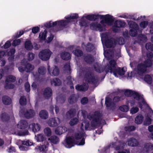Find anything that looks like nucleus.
Here are the masks:
<instances>
[{
	"label": "nucleus",
	"instance_id": "f257e3e1",
	"mask_svg": "<svg viewBox=\"0 0 153 153\" xmlns=\"http://www.w3.org/2000/svg\"><path fill=\"white\" fill-rule=\"evenodd\" d=\"M147 56L148 58L147 60L139 64L136 70L131 72L128 74V76L130 77L136 76L143 79L144 80L149 84H151L152 81V78L149 75H145L143 77L144 74L147 71V68L150 67L153 64V55L151 52L147 54Z\"/></svg>",
	"mask_w": 153,
	"mask_h": 153
},
{
	"label": "nucleus",
	"instance_id": "f03ea898",
	"mask_svg": "<svg viewBox=\"0 0 153 153\" xmlns=\"http://www.w3.org/2000/svg\"><path fill=\"white\" fill-rule=\"evenodd\" d=\"M78 17V14L74 13L68 16L67 17H65V18L67 20H61L52 23L51 22H49L46 23L44 26L47 28H49L57 25V27L59 28L57 31H59L62 29L64 28L67 27L69 23L72 22L74 19H77Z\"/></svg>",
	"mask_w": 153,
	"mask_h": 153
},
{
	"label": "nucleus",
	"instance_id": "7ed1b4c3",
	"mask_svg": "<svg viewBox=\"0 0 153 153\" xmlns=\"http://www.w3.org/2000/svg\"><path fill=\"white\" fill-rule=\"evenodd\" d=\"M83 133L80 134L76 133L75 135V139L71 137H67L62 142V144L66 148H70L73 146L75 144L78 145H83L85 143Z\"/></svg>",
	"mask_w": 153,
	"mask_h": 153
},
{
	"label": "nucleus",
	"instance_id": "20e7f679",
	"mask_svg": "<svg viewBox=\"0 0 153 153\" xmlns=\"http://www.w3.org/2000/svg\"><path fill=\"white\" fill-rule=\"evenodd\" d=\"M105 69L107 72L113 73L114 75L117 77L123 75L126 71V68H117L116 61L114 60H111L109 64L105 67Z\"/></svg>",
	"mask_w": 153,
	"mask_h": 153
},
{
	"label": "nucleus",
	"instance_id": "39448f33",
	"mask_svg": "<svg viewBox=\"0 0 153 153\" xmlns=\"http://www.w3.org/2000/svg\"><path fill=\"white\" fill-rule=\"evenodd\" d=\"M104 48V54L105 56L108 59L112 57L113 53L110 50H105L107 48L111 47L113 46L114 44L110 39H102L101 40Z\"/></svg>",
	"mask_w": 153,
	"mask_h": 153
},
{
	"label": "nucleus",
	"instance_id": "423d86ee",
	"mask_svg": "<svg viewBox=\"0 0 153 153\" xmlns=\"http://www.w3.org/2000/svg\"><path fill=\"white\" fill-rule=\"evenodd\" d=\"M125 95L127 96H130L132 95L135 99L139 100V105L141 109L142 108V105H146L144 99L141 96H140L136 92H134L130 90H127L125 92Z\"/></svg>",
	"mask_w": 153,
	"mask_h": 153
},
{
	"label": "nucleus",
	"instance_id": "0eeeda50",
	"mask_svg": "<svg viewBox=\"0 0 153 153\" xmlns=\"http://www.w3.org/2000/svg\"><path fill=\"white\" fill-rule=\"evenodd\" d=\"M99 18L102 20L100 22V23L103 26L105 24L108 25H112L114 21V19L113 16L109 15H98Z\"/></svg>",
	"mask_w": 153,
	"mask_h": 153
},
{
	"label": "nucleus",
	"instance_id": "6e6552de",
	"mask_svg": "<svg viewBox=\"0 0 153 153\" xmlns=\"http://www.w3.org/2000/svg\"><path fill=\"white\" fill-rule=\"evenodd\" d=\"M52 54L51 51L48 49H45L41 51L39 53V57L42 60H48Z\"/></svg>",
	"mask_w": 153,
	"mask_h": 153
},
{
	"label": "nucleus",
	"instance_id": "1a4fd4ad",
	"mask_svg": "<svg viewBox=\"0 0 153 153\" xmlns=\"http://www.w3.org/2000/svg\"><path fill=\"white\" fill-rule=\"evenodd\" d=\"M15 80V77L12 76H9L7 77L6 81L5 88L6 89L13 88L14 85L13 84L10 83V82H14Z\"/></svg>",
	"mask_w": 153,
	"mask_h": 153
},
{
	"label": "nucleus",
	"instance_id": "9d476101",
	"mask_svg": "<svg viewBox=\"0 0 153 153\" xmlns=\"http://www.w3.org/2000/svg\"><path fill=\"white\" fill-rule=\"evenodd\" d=\"M15 53V50L12 49L10 50L8 52L5 53L3 51H0V58L3 57L4 55L9 56L8 58L9 60H12L14 58V54Z\"/></svg>",
	"mask_w": 153,
	"mask_h": 153
},
{
	"label": "nucleus",
	"instance_id": "9b49d317",
	"mask_svg": "<svg viewBox=\"0 0 153 153\" xmlns=\"http://www.w3.org/2000/svg\"><path fill=\"white\" fill-rule=\"evenodd\" d=\"M60 123V120L58 118H51L48 121V126L51 127H54L57 126Z\"/></svg>",
	"mask_w": 153,
	"mask_h": 153
},
{
	"label": "nucleus",
	"instance_id": "f8f14e48",
	"mask_svg": "<svg viewBox=\"0 0 153 153\" xmlns=\"http://www.w3.org/2000/svg\"><path fill=\"white\" fill-rule=\"evenodd\" d=\"M18 145H19V148L21 150H25V148L22 146H21V145L29 146L33 145V143L29 140L26 141H22L19 140L18 141Z\"/></svg>",
	"mask_w": 153,
	"mask_h": 153
},
{
	"label": "nucleus",
	"instance_id": "ddd939ff",
	"mask_svg": "<svg viewBox=\"0 0 153 153\" xmlns=\"http://www.w3.org/2000/svg\"><path fill=\"white\" fill-rule=\"evenodd\" d=\"M91 29L95 30H99L102 31V27L101 25L97 22H93L90 25Z\"/></svg>",
	"mask_w": 153,
	"mask_h": 153
},
{
	"label": "nucleus",
	"instance_id": "4468645a",
	"mask_svg": "<svg viewBox=\"0 0 153 153\" xmlns=\"http://www.w3.org/2000/svg\"><path fill=\"white\" fill-rule=\"evenodd\" d=\"M144 150L145 152L148 153H153V145L151 143H146L144 146Z\"/></svg>",
	"mask_w": 153,
	"mask_h": 153
},
{
	"label": "nucleus",
	"instance_id": "2eb2a0df",
	"mask_svg": "<svg viewBox=\"0 0 153 153\" xmlns=\"http://www.w3.org/2000/svg\"><path fill=\"white\" fill-rule=\"evenodd\" d=\"M67 130V129L65 127L59 126L56 128L55 132L56 134L60 135L65 132Z\"/></svg>",
	"mask_w": 153,
	"mask_h": 153
},
{
	"label": "nucleus",
	"instance_id": "dca6fc26",
	"mask_svg": "<svg viewBox=\"0 0 153 153\" xmlns=\"http://www.w3.org/2000/svg\"><path fill=\"white\" fill-rule=\"evenodd\" d=\"M28 128L31 129L33 132H35L40 130V126L37 124L32 123L29 124Z\"/></svg>",
	"mask_w": 153,
	"mask_h": 153
},
{
	"label": "nucleus",
	"instance_id": "f3484780",
	"mask_svg": "<svg viewBox=\"0 0 153 153\" xmlns=\"http://www.w3.org/2000/svg\"><path fill=\"white\" fill-rule=\"evenodd\" d=\"M49 144L48 143L45 141L44 145L40 146H38L36 148V149L38 151L45 152L47 150Z\"/></svg>",
	"mask_w": 153,
	"mask_h": 153
},
{
	"label": "nucleus",
	"instance_id": "a211bd4d",
	"mask_svg": "<svg viewBox=\"0 0 153 153\" xmlns=\"http://www.w3.org/2000/svg\"><path fill=\"white\" fill-rule=\"evenodd\" d=\"M48 69L49 72L52 75L57 76L59 74V69L57 67L55 66L52 68L51 69H50L49 67L48 66Z\"/></svg>",
	"mask_w": 153,
	"mask_h": 153
},
{
	"label": "nucleus",
	"instance_id": "6ab92c4d",
	"mask_svg": "<svg viewBox=\"0 0 153 153\" xmlns=\"http://www.w3.org/2000/svg\"><path fill=\"white\" fill-rule=\"evenodd\" d=\"M89 123L87 121H84L82 123L81 125V128L82 130V131L81 132L79 131H78L77 133H79L80 134L82 133H84V135H85V136L84 137V139H85V134L84 132V130H87L88 128L89 127Z\"/></svg>",
	"mask_w": 153,
	"mask_h": 153
},
{
	"label": "nucleus",
	"instance_id": "aec40b11",
	"mask_svg": "<svg viewBox=\"0 0 153 153\" xmlns=\"http://www.w3.org/2000/svg\"><path fill=\"white\" fill-rule=\"evenodd\" d=\"M126 23L123 21L118 20L115 21L114 27L117 28L123 27L125 25Z\"/></svg>",
	"mask_w": 153,
	"mask_h": 153
},
{
	"label": "nucleus",
	"instance_id": "412c9836",
	"mask_svg": "<svg viewBox=\"0 0 153 153\" xmlns=\"http://www.w3.org/2000/svg\"><path fill=\"white\" fill-rule=\"evenodd\" d=\"M126 146V144L122 143L119 146L117 147L116 150L118 151V152L119 153H130L128 150H123V148Z\"/></svg>",
	"mask_w": 153,
	"mask_h": 153
},
{
	"label": "nucleus",
	"instance_id": "4be33fe9",
	"mask_svg": "<svg viewBox=\"0 0 153 153\" xmlns=\"http://www.w3.org/2000/svg\"><path fill=\"white\" fill-rule=\"evenodd\" d=\"M33 68V66L30 64H27L25 66V68L24 69L22 67H20L19 68V70L20 72H23L24 70L26 71L27 72H28L32 70Z\"/></svg>",
	"mask_w": 153,
	"mask_h": 153
},
{
	"label": "nucleus",
	"instance_id": "5701e85b",
	"mask_svg": "<svg viewBox=\"0 0 153 153\" xmlns=\"http://www.w3.org/2000/svg\"><path fill=\"white\" fill-rule=\"evenodd\" d=\"M48 140L52 144H56L59 142V139L56 136H52L48 138Z\"/></svg>",
	"mask_w": 153,
	"mask_h": 153
},
{
	"label": "nucleus",
	"instance_id": "b1692460",
	"mask_svg": "<svg viewBox=\"0 0 153 153\" xmlns=\"http://www.w3.org/2000/svg\"><path fill=\"white\" fill-rule=\"evenodd\" d=\"M17 126L18 128H19L24 129L27 127V123L25 120H21L18 123Z\"/></svg>",
	"mask_w": 153,
	"mask_h": 153
},
{
	"label": "nucleus",
	"instance_id": "393cba45",
	"mask_svg": "<svg viewBox=\"0 0 153 153\" xmlns=\"http://www.w3.org/2000/svg\"><path fill=\"white\" fill-rule=\"evenodd\" d=\"M128 145L131 146H136L138 145V142L136 139L131 138L128 140Z\"/></svg>",
	"mask_w": 153,
	"mask_h": 153
},
{
	"label": "nucleus",
	"instance_id": "a878e982",
	"mask_svg": "<svg viewBox=\"0 0 153 153\" xmlns=\"http://www.w3.org/2000/svg\"><path fill=\"white\" fill-rule=\"evenodd\" d=\"M88 84H85L82 85H77L76 87V88L77 90L85 91L88 89Z\"/></svg>",
	"mask_w": 153,
	"mask_h": 153
},
{
	"label": "nucleus",
	"instance_id": "bb28decb",
	"mask_svg": "<svg viewBox=\"0 0 153 153\" xmlns=\"http://www.w3.org/2000/svg\"><path fill=\"white\" fill-rule=\"evenodd\" d=\"M98 15H89L86 16L85 17L89 20L95 21L99 18V16H98Z\"/></svg>",
	"mask_w": 153,
	"mask_h": 153
},
{
	"label": "nucleus",
	"instance_id": "cd10ccee",
	"mask_svg": "<svg viewBox=\"0 0 153 153\" xmlns=\"http://www.w3.org/2000/svg\"><path fill=\"white\" fill-rule=\"evenodd\" d=\"M40 117L43 119H46L48 117V112L45 110L41 111L39 113Z\"/></svg>",
	"mask_w": 153,
	"mask_h": 153
},
{
	"label": "nucleus",
	"instance_id": "c85d7f7f",
	"mask_svg": "<svg viewBox=\"0 0 153 153\" xmlns=\"http://www.w3.org/2000/svg\"><path fill=\"white\" fill-rule=\"evenodd\" d=\"M51 90L50 88H46L44 91V95L45 98H48L51 96Z\"/></svg>",
	"mask_w": 153,
	"mask_h": 153
},
{
	"label": "nucleus",
	"instance_id": "c756f323",
	"mask_svg": "<svg viewBox=\"0 0 153 153\" xmlns=\"http://www.w3.org/2000/svg\"><path fill=\"white\" fill-rule=\"evenodd\" d=\"M88 22L87 21L84 19V17L83 16L81 18V20L79 22V25L81 27L85 26L87 27L88 26Z\"/></svg>",
	"mask_w": 153,
	"mask_h": 153
},
{
	"label": "nucleus",
	"instance_id": "7c9ffc66",
	"mask_svg": "<svg viewBox=\"0 0 153 153\" xmlns=\"http://www.w3.org/2000/svg\"><path fill=\"white\" fill-rule=\"evenodd\" d=\"M143 120V117L142 115L139 114L135 118V122L137 124H140L142 122Z\"/></svg>",
	"mask_w": 153,
	"mask_h": 153
},
{
	"label": "nucleus",
	"instance_id": "2f4dec72",
	"mask_svg": "<svg viewBox=\"0 0 153 153\" xmlns=\"http://www.w3.org/2000/svg\"><path fill=\"white\" fill-rule=\"evenodd\" d=\"M61 56L62 59L68 60L71 58L70 54L67 52L62 53L61 55Z\"/></svg>",
	"mask_w": 153,
	"mask_h": 153
},
{
	"label": "nucleus",
	"instance_id": "473e14b6",
	"mask_svg": "<svg viewBox=\"0 0 153 153\" xmlns=\"http://www.w3.org/2000/svg\"><path fill=\"white\" fill-rule=\"evenodd\" d=\"M34 114V111L32 110H30L25 114V115L26 117L29 118L33 116Z\"/></svg>",
	"mask_w": 153,
	"mask_h": 153
},
{
	"label": "nucleus",
	"instance_id": "72a5a7b5",
	"mask_svg": "<svg viewBox=\"0 0 153 153\" xmlns=\"http://www.w3.org/2000/svg\"><path fill=\"white\" fill-rule=\"evenodd\" d=\"M2 101L3 103L5 105H8L11 102L10 98L7 96H4L3 97Z\"/></svg>",
	"mask_w": 153,
	"mask_h": 153
},
{
	"label": "nucleus",
	"instance_id": "f704fd0d",
	"mask_svg": "<svg viewBox=\"0 0 153 153\" xmlns=\"http://www.w3.org/2000/svg\"><path fill=\"white\" fill-rule=\"evenodd\" d=\"M44 131L45 135L47 137H50L52 134L51 131L49 128L47 127L45 128Z\"/></svg>",
	"mask_w": 153,
	"mask_h": 153
},
{
	"label": "nucleus",
	"instance_id": "c9c22d12",
	"mask_svg": "<svg viewBox=\"0 0 153 153\" xmlns=\"http://www.w3.org/2000/svg\"><path fill=\"white\" fill-rule=\"evenodd\" d=\"M119 109L122 112H127L129 110V107L128 105H123L119 107Z\"/></svg>",
	"mask_w": 153,
	"mask_h": 153
},
{
	"label": "nucleus",
	"instance_id": "e433bc0d",
	"mask_svg": "<svg viewBox=\"0 0 153 153\" xmlns=\"http://www.w3.org/2000/svg\"><path fill=\"white\" fill-rule=\"evenodd\" d=\"M51 84L53 85H59L61 84V81L60 80L55 78L51 80Z\"/></svg>",
	"mask_w": 153,
	"mask_h": 153
},
{
	"label": "nucleus",
	"instance_id": "4c0bfd02",
	"mask_svg": "<svg viewBox=\"0 0 153 153\" xmlns=\"http://www.w3.org/2000/svg\"><path fill=\"white\" fill-rule=\"evenodd\" d=\"M130 28H131V29L136 30L137 28V25L135 22H130L128 23Z\"/></svg>",
	"mask_w": 153,
	"mask_h": 153
},
{
	"label": "nucleus",
	"instance_id": "58836bf2",
	"mask_svg": "<svg viewBox=\"0 0 153 153\" xmlns=\"http://www.w3.org/2000/svg\"><path fill=\"white\" fill-rule=\"evenodd\" d=\"M105 104L107 107H111L113 105V103L111 102V100L109 98H106Z\"/></svg>",
	"mask_w": 153,
	"mask_h": 153
},
{
	"label": "nucleus",
	"instance_id": "ea45409f",
	"mask_svg": "<svg viewBox=\"0 0 153 153\" xmlns=\"http://www.w3.org/2000/svg\"><path fill=\"white\" fill-rule=\"evenodd\" d=\"M47 31L45 30L43 32H41L39 34V38H46Z\"/></svg>",
	"mask_w": 153,
	"mask_h": 153
},
{
	"label": "nucleus",
	"instance_id": "a19ab883",
	"mask_svg": "<svg viewBox=\"0 0 153 153\" xmlns=\"http://www.w3.org/2000/svg\"><path fill=\"white\" fill-rule=\"evenodd\" d=\"M35 139L38 142L42 141L44 139L43 136L42 134H39L37 136L35 135Z\"/></svg>",
	"mask_w": 153,
	"mask_h": 153
},
{
	"label": "nucleus",
	"instance_id": "79ce46f5",
	"mask_svg": "<svg viewBox=\"0 0 153 153\" xmlns=\"http://www.w3.org/2000/svg\"><path fill=\"white\" fill-rule=\"evenodd\" d=\"M25 47L28 50L31 49L33 48V46L29 41H27L25 43Z\"/></svg>",
	"mask_w": 153,
	"mask_h": 153
},
{
	"label": "nucleus",
	"instance_id": "37998d69",
	"mask_svg": "<svg viewBox=\"0 0 153 153\" xmlns=\"http://www.w3.org/2000/svg\"><path fill=\"white\" fill-rule=\"evenodd\" d=\"M24 32L25 31L23 30H21L17 32L14 36V38H18L20 37L24 33Z\"/></svg>",
	"mask_w": 153,
	"mask_h": 153
},
{
	"label": "nucleus",
	"instance_id": "c03bdc74",
	"mask_svg": "<svg viewBox=\"0 0 153 153\" xmlns=\"http://www.w3.org/2000/svg\"><path fill=\"white\" fill-rule=\"evenodd\" d=\"M146 48L148 51H153V45H152L150 43H147L146 45Z\"/></svg>",
	"mask_w": 153,
	"mask_h": 153
},
{
	"label": "nucleus",
	"instance_id": "a18cd8bd",
	"mask_svg": "<svg viewBox=\"0 0 153 153\" xmlns=\"http://www.w3.org/2000/svg\"><path fill=\"white\" fill-rule=\"evenodd\" d=\"M75 111L74 110H71L68 111L67 114V115L68 118L70 117L75 115Z\"/></svg>",
	"mask_w": 153,
	"mask_h": 153
},
{
	"label": "nucleus",
	"instance_id": "49530a36",
	"mask_svg": "<svg viewBox=\"0 0 153 153\" xmlns=\"http://www.w3.org/2000/svg\"><path fill=\"white\" fill-rule=\"evenodd\" d=\"M130 35L132 37L136 36L137 34V32L136 30L131 29L129 31Z\"/></svg>",
	"mask_w": 153,
	"mask_h": 153
},
{
	"label": "nucleus",
	"instance_id": "de8ad7c7",
	"mask_svg": "<svg viewBox=\"0 0 153 153\" xmlns=\"http://www.w3.org/2000/svg\"><path fill=\"white\" fill-rule=\"evenodd\" d=\"M151 119L150 118L147 117L144 122V124L146 125H149L151 123Z\"/></svg>",
	"mask_w": 153,
	"mask_h": 153
},
{
	"label": "nucleus",
	"instance_id": "09e8293b",
	"mask_svg": "<svg viewBox=\"0 0 153 153\" xmlns=\"http://www.w3.org/2000/svg\"><path fill=\"white\" fill-rule=\"evenodd\" d=\"M73 53L76 56H81L82 54V51L79 50H76L74 51L73 52Z\"/></svg>",
	"mask_w": 153,
	"mask_h": 153
},
{
	"label": "nucleus",
	"instance_id": "8fccbe9b",
	"mask_svg": "<svg viewBox=\"0 0 153 153\" xmlns=\"http://www.w3.org/2000/svg\"><path fill=\"white\" fill-rule=\"evenodd\" d=\"M148 24V21H144L141 22L140 24V25L141 27L144 28L146 27Z\"/></svg>",
	"mask_w": 153,
	"mask_h": 153
},
{
	"label": "nucleus",
	"instance_id": "3c124183",
	"mask_svg": "<svg viewBox=\"0 0 153 153\" xmlns=\"http://www.w3.org/2000/svg\"><path fill=\"white\" fill-rule=\"evenodd\" d=\"M78 122V120L76 118H75L71 120L70 124L71 126H73L77 124Z\"/></svg>",
	"mask_w": 153,
	"mask_h": 153
},
{
	"label": "nucleus",
	"instance_id": "603ef678",
	"mask_svg": "<svg viewBox=\"0 0 153 153\" xmlns=\"http://www.w3.org/2000/svg\"><path fill=\"white\" fill-rule=\"evenodd\" d=\"M82 113L83 117L84 118H85L86 117H87L89 119V120L91 119L92 117H91V115L90 114L88 115L87 116V115H86V112L85 111H83V112L82 111Z\"/></svg>",
	"mask_w": 153,
	"mask_h": 153
},
{
	"label": "nucleus",
	"instance_id": "864d4df0",
	"mask_svg": "<svg viewBox=\"0 0 153 153\" xmlns=\"http://www.w3.org/2000/svg\"><path fill=\"white\" fill-rule=\"evenodd\" d=\"M20 104L22 105H25L26 103V99L24 97H22L20 100Z\"/></svg>",
	"mask_w": 153,
	"mask_h": 153
},
{
	"label": "nucleus",
	"instance_id": "5fc2aeb1",
	"mask_svg": "<svg viewBox=\"0 0 153 153\" xmlns=\"http://www.w3.org/2000/svg\"><path fill=\"white\" fill-rule=\"evenodd\" d=\"M139 109L137 107H133L130 110V112L132 114H134L138 112Z\"/></svg>",
	"mask_w": 153,
	"mask_h": 153
},
{
	"label": "nucleus",
	"instance_id": "6e6d98bb",
	"mask_svg": "<svg viewBox=\"0 0 153 153\" xmlns=\"http://www.w3.org/2000/svg\"><path fill=\"white\" fill-rule=\"evenodd\" d=\"M40 28L38 27H33L32 29V32L33 33H37L39 30Z\"/></svg>",
	"mask_w": 153,
	"mask_h": 153
},
{
	"label": "nucleus",
	"instance_id": "4d7b16f0",
	"mask_svg": "<svg viewBox=\"0 0 153 153\" xmlns=\"http://www.w3.org/2000/svg\"><path fill=\"white\" fill-rule=\"evenodd\" d=\"M20 42V40L19 39H16L14 40L13 43V45L14 46H16L19 45Z\"/></svg>",
	"mask_w": 153,
	"mask_h": 153
},
{
	"label": "nucleus",
	"instance_id": "13d9d810",
	"mask_svg": "<svg viewBox=\"0 0 153 153\" xmlns=\"http://www.w3.org/2000/svg\"><path fill=\"white\" fill-rule=\"evenodd\" d=\"M38 71L39 74H43L45 71V69L44 67H41L39 68Z\"/></svg>",
	"mask_w": 153,
	"mask_h": 153
},
{
	"label": "nucleus",
	"instance_id": "bf43d9fd",
	"mask_svg": "<svg viewBox=\"0 0 153 153\" xmlns=\"http://www.w3.org/2000/svg\"><path fill=\"white\" fill-rule=\"evenodd\" d=\"M100 36L101 38H108V34L106 33H102Z\"/></svg>",
	"mask_w": 153,
	"mask_h": 153
},
{
	"label": "nucleus",
	"instance_id": "052dcab7",
	"mask_svg": "<svg viewBox=\"0 0 153 153\" xmlns=\"http://www.w3.org/2000/svg\"><path fill=\"white\" fill-rule=\"evenodd\" d=\"M25 90L29 92L30 91V85L28 82L26 83L25 84Z\"/></svg>",
	"mask_w": 153,
	"mask_h": 153
},
{
	"label": "nucleus",
	"instance_id": "680f3d73",
	"mask_svg": "<svg viewBox=\"0 0 153 153\" xmlns=\"http://www.w3.org/2000/svg\"><path fill=\"white\" fill-rule=\"evenodd\" d=\"M88 102V99L86 97H84L81 100V102L82 104H85L87 103Z\"/></svg>",
	"mask_w": 153,
	"mask_h": 153
},
{
	"label": "nucleus",
	"instance_id": "e2e57ef3",
	"mask_svg": "<svg viewBox=\"0 0 153 153\" xmlns=\"http://www.w3.org/2000/svg\"><path fill=\"white\" fill-rule=\"evenodd\" d=\"M10 43L9 41H7L4 45V48H8L10 45Z\"/></svg>",
	"mask_w": 153,
	"mask_h": 153
},
{
	"label": "nucleus",
	"instance_id": "0e129e2a",
	"mask_svg": "<svg viewBox=\"0 0 153 153\" xmlns=\"http://www.w3.org/2000/svg\"><path fill=\"white\" fill-rule=\"evenodd\" d=\"M97 65V67L95 65L94 66V68L95 70L97 72H101L102 71V70H101L100 69V68L99 65H97V64H96Z\"/></svg>",
	"mask_w": 153,
	"mask_h": 153
},
{
	"label": "nucleus",
	"instance_id": "69168bd1",
	"mask_svg": "<svg viewBox=\"0 0 153 153\" xmlns=\"http://www.w3.org/2000/svg\"><path fill=\"white\" fill-rule=\"evenodd\" d=\"M8 117L5 114H3L1 116L2 119L3 121H7L8 119Z\"/></svg>",
	"mask_w": 153,
	"mask_h": 153
},
{
	"label": "nucleus",
	"instance_id": "338daca9",
	"mask_svg": "<svg viewBox=\"0 0 153 153\" xmlns=\"http://www.w3.org/2000/svg\"><path fill=\"white\" fill-rule=\"evenodd\" d=\"M28 57L29 60H32L34 58V55L32 53H29L28 55Z\"/></svg>",
	"mask_w": 153,
	"mask_h": 153
},
{
	"label": "nucleus",
	"instance_id": "774afa93",
	"mask_svg": "<svg viewBox=\"0 0 153 153\" xmlns=\"http://www.w3.org/2000/svg\"><path fill=\"white\" fill-rule=\"evenodd\" d=\"M15 151V149L13 147L11 146L9 149L8 150L9 152H11Z\"/></svg>",
	"mask_w": 153,
	"mask_h": 153
}]
</instances>
